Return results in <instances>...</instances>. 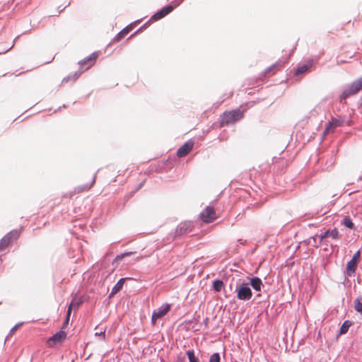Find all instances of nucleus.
<instances>
[{
  "label": "nucleus",
  "instance_id": "1",
  "mask_svg": "<svg viewBox=\"0 0 362 362\" xmlns=\"http://www.w3.org/2000/svg\"><path fill=\"white\" fill-rule=\"evenodd\" d=\"M243 117V111L240 109H235L230 111H226L221 114L218 119L220 127H223L234 124Z\"/></svg>",
  "mask_w": 362,
  "mask_h": 362
},
{
  "label": "nucleus",
  "instance_id": "2",
  "mask_svg": "<svg viewBox=\"0 0 362 362\" xmlns=\"http://www.w3.org/2000/svg\"><path fill=\"white\" fill-rule=\"evenodd\" d=\"M362 88V76L354 81L350 84H346L343 87V91L339 95V101L342 103L350 96L357 94Z\"/></svg>",
  "mask_w": 362,
  "mask_h": 362
},
{
  "label": "nucleus",
  "instance_id": "3",
  "mask_svg": "<svg viewBox=\"0 0 362 362\" xmlns=\"http://www.w3.org/2000/svg\"><path fill=\"white\" fill-rule=\"evenodd\" d=\"M235 293H236V298L238 300L247 301L252 297V291L250 287V284L246 281H239L236 284L235 288Z\"/></svg>",
  "mask_w": 362,
  "mask_h": 362
},
{
  "label": "nucleus",
  "instance_id": "4",
  "mask_svg": "<svg viewBox=\"0 0 362 362\" xmlns=\"http://www.w3.org/2000/svg\"><path fill=\"white\" fill-rule=\"evenodd\" d=\"M346 124L347 126L351 125V120H346V116L345 115H340L337 117H332L331 119L327 122L326 124L325 131H324V135H326L329 132L333 131L336 127H341L344 124Z\"/></svg>",
  "mask_w": 362,
  "mask_h": 362
},
{
  "label": "nucleus",
  "instance_id": "5",
  "mask_svg": "<svg viewBox=\"0 0 362 362\" xmlns=\"http://www.w3.org/2000/svg\"><path fill=\"white\" fill-rule=\"evenodd\" d=\"M361 250H358L354 254L352 258L346 263L344 273L347 276L351 277L355 275L358 264L361 259Z\"/></svg>",
  "mask_w": 362,
  "mask_h": 362
},
{
  "label": "nucleus",
  "instance_id": "6",
  "mask_svg": "<svg viewBox=\"0 0 362 362\" xmlns=\"http://www.w3.org/2000/svg\"><path fill=\"white\" fill-rule=\"evenodd\" d=\"M194 228V223L192 221H185L179 224L176 229L174 235V238H178L180 236L185 235L192 232Z\"/></svg>",
  "mask_w": 362,
  "mask_h": 362
},
{
  "label": "nucleus",
  "instance_id": "7",
  "mask_svg": "<svg viewBox=\"0 0 362 362\" xmlns=\"http://www.w3.org/2000/svg\"><path fill=\"white\" fill-rule=\"evenodd\" d=\"M200 219L206 223H212L216 218V212L213 206H207L199 214Z\"/></svg>",
  "mask_w": 362,
  "mask_h": 362
},
{
  "label": "nucleus",
  "instance_id": "8",
  "mask_svg": "<svg viewBox=\"0 0 362 362\" xmlns=\"http://www.w3.org/2000/svg\"><path fill=\"white\" fill-rule=\"evenodd\" d=\"M170 305L168 303L163 304L158 309L154 310L152 313L151 317V323L152 325H155L156 320L158 318H161L164 315L167 314V313L170 310Z\"/></svg>",
  "mask_w": 362,
  "mask_h": 362
},
{
  "label": "nucleus",
  "instance_id": "9",
  "mask_svg": "<svg viewBox=\"0 0 362 362\" xmlns=\"http://www.w3.org/2000/svg\"><path fill=\"white\" fill-rule=\"evenodd\" d=\"M66 335L65 331L59 330L49 338L47 343L50 346L62 343L66 338Z\"/></svg>",
  "mask_w": 362,
  "mask_h": 362
},
{
  "label": "nucleus",
  "instance_id": "10",
  "mask_svg": "<svg viewBox=\"0 0 362 362\" xmlns=\"http://www.w3.org/2000/svg\"><path fill=\"white\" fill-rule=\"evenodd\" d=\"M173 11V6H165L163 8H161L160 10L156 11L153 15L151 16L150 21H157L164 17H165L167 15Z\"/></svg>",
  "mask_w": 362,
  "mask_h": 362
},
{
  "label": "nucleus",
  "instance_id": "11",
  "mask_svg": "<svg viewBox=\"0 0 362 362\" xmlns=\"http://www.w3.org/2000/svg\"><path fill=\"white\" fill-rule=\"evenodd\" d=\"M194 141L191 139L184 143L177 150L176 155L179 158H182L187 156L194 146Z\"/></svg>",
  "mask_w": 362,
  "mask_h": 362
},
{
  "label": "nucleus",
  "instance_id": "12",
  "mask_svg": "<svg viewBox=\"0 0 362 362\" xmlns=\"http://www.w3.org/2000/svg\"><path fill=\"white\" fill-rule=\"evenodd\" d=\"M141 20H137L133 23H131L128 25H127L125 28H124L122 30H120L112 40V42H119L121 40H122L133 28L134 24L140 22Z\"/></svg>",
  "mask_w": 362,
  "mask_h": 362
},
{
  "label": "nucleus",
  "instance_id": "13",
  "mask_svg": "<svg viewBox=\"0 0 362 362\" xmlns=\"http://www.w3.org/2000/svg\"><path fill=\"white\" fill-rule=\"evenodd\" d=\"M339 234L337 228H334L333 229H328L319 235L320 243L322 242L328 237H331L333 240H337L339 238Z\"/></svg>",
  "mask_w": 362,
  "mask_h": 362
},
{
  "label": "nucleus",
  "instance_id": "14",
  "mask_svg": "<svg viewBox=\"0 0 362 362\" xmlns=\"http://www.w3.org/2000/svg\"><path fill=\"white\" fill-rule=\"evenodd\" d=\"M249 279L250 287L251 286L256 291H261L263 286L262 281L258 276L247 277Z\"/></svg>",
  "mask_w": 362,
  "mask_h": 362
},
{
  "label": "nucleus",
  "instance_id": "15",
  "mask_svg": "<svg viewBox=\"0 0 362 362\" xmlns=\"http://www.w3.org/2000/svg\"><path fill=\"white\" fill-rule=\"evenodd\" d=\"M127 279H130V278L126 277L119 279L116 284L112 287V291L108 296V298H112L116 293L120 291L123 288L125 281Z\"/></svg>",
  "mask_w": 362,
  "mask_h": 362
},
{
  "label": "nucleus",
  "instance_id": "16",
  "mask_svg": "<svg viewBox=\"0 0 362 362\" xmlns=\"http://www.w3.org/2000/svg\"><path fill=\"white\" fill-rule=\"evenodd\" d=\"M313 64V60L310 59L306 63L299 65L295 70V75L298 76L307 72L310 69Z\"/></svg>",
  "mask_w": 362,
  "mask_h": 362
},
{
  "label": "nucleus",
  "instance_id": "17",
  "mask_svg": "<svg viewBox=\"0 0 362 362\" xmlns=\"http://www.w3.org/2000/svg\"><path fill=\"white\" fill-rule=\"evenodd\" d=\"M353 325V322L349 320H346L341 325L338 333L337 334V338L339 336L345 334L348 332L349 327Z\"/></svg>",
  "mask_w": 362,
  "mask_h": 362
},
{
  "label": "nucleus",
  "instance_id": "18",
  "mask_svg": "<svg viewBox=\"0 0 362 362\" xmlns=\"http://www.w3.org/2000/svg\"><path fill=\"white\" fill-rule=\"evenodd\" d=\"M83 302V296L74 297L70 303L69 308H71V311L72 310L73 308L78 309Z\"/></svg>",
  "mask_w": 362,
  "mask_h": 362
},
{
  "label": "nucleus",
  "instance_id": "19",
  "mask_svg": "<svg viewBox=\"0 0 362 362\" xmlns=\"http://www.w3.org/2000/svg\"><path fill=\"white\" fill-rule=\"evenodd\" d=\"M224 287L223 281L216 279L212 281V289L215 292H220Z\"/></svg>",
  "mask_w": 362,
  "mask_h": 362
},
{
  "label": "nucleus",
  "instance_id": "20",
  "mask_svg": "<svg viewBox=\"0 0 362 362\" xmlns=\"http://www.w3.org/2000/svg\"><path fill=\"white\" fill-rule=\"evenodd\" d=\"M341 224L345 226L346 228L351 229V230H355V225L353 223L351 218L346 216H345L341 221Z\"/></svg>",
  "mask_w": 362,
  "mask_h": 362
},
{
  "label": "nucleus",
  "instance_id": "21",
  "mask_svg": "<svg viewBox=\"0 0 362 362\" xmlns=\"http://www.w3.org/2000/svg\"><path fill=\"white\" fill-rule=\"evenodd\" d=\"M12 243L6 234L0 240V250H4Z\"/></svg>",
  "mask_w": 362,
  "mask_h": 362
},
{
  "label": "nucleus",
  "instance_id": "22",
  "mask_svg": "<svg viewBox=\"0 0 362 362\" xmlns=\"http://www.w3.org/2000/svg\"><path fill=\"white\" fill-rule=\"evenodd\" d=\"M78 64L80 65L81 67H83V66H84V65H87L83 69L86 71V70L90 69L94 64V62H92V61L90 60V59H89V57L88 56L86 58H84L83 59L79 61Z\"/></svg>",
  "mask_w": 362,
  "mask_h": 362
},
{
  "label": "nucleus",
  "instance_id": "23",
  "mask_svg": "<svg viewBox=\"0 0 362 362\" xmlns=\"http://www.w3.org/2000/svg\"><path fill=\"white\" fill-rule=\"evenodd\" d=\"M83 71H85L84 69H83L81 71H77L73 75H69L66 77H64L63 78V80H62V83H67L70 80L75 81L76 79H77L81 76V74Z\"/></svg>",
  "mask_w": 362,
  "mask_h": 362
},
{
  "label": "nucleus",
  "instance_id": "24",
  "mask_svg": "<svg viewBox=\"0 0 362 362\" xmlns=\"http://www.w3.org/2000/svg\"><path fill=\"white\" fill-rule=\"evenodd\" d=\"M354 308L357 313L362 314V296H359L354 300Z\"/></svg>",
  "mask_w": 362,
  "mask_h": 362
},
{
  "label": "nucleus",
  "instance_id": "25",
  "mask_svg": "<svg viewBox=\"0 0 362 362\" xmlns=\"http://www.w3.org/2000/svg\"><path fill=\"white\" fill-rule=\"evenodd\" d=\"M189 362H200L199 358L195 355L194 349H189L186 351Z\"/></svg>",
  "mask_w": 362,
  "mask_h": 362
},
{
  "label": "nucleus",
  "instance_id": "26",
  "mask_svg": "<svg viewBox=\"0 0 362 362\" xmlns=\"http://www.w3.org/2000/svg\"><path fill=\"white\" fill-rule=\"evenodd\" d=\"M21 233V230L15 229V230H13L11 231L8 232L6 234V235L8 238H10V239L12 242H13L19 238Z\"/></svg>",
  "mask_w": 362,
  "mask_h": 362
},
{
  "label": "nucleus",
  "instance_id": "27",
  "mask_svg": "<svg viewBox=\"0 0 362 362\" xmlns=\"http://www.w3.org/2000/svg\"><path fill=\"white\" fill-rule=\"evenodd\" d=\"M209 362H221V355L218 352L214 353L211 355Z\"/></svg>",
  "mask_w": 362,
  "mask_h": 362
},
{
  "label": "nucleus",
  "instance_id": "28",
  "mask_svg": "<svg viewBox=\"0 0 362 362\" xmlns=\"http://www.w3.org/2000/svg\"><path fill=\"white\" fill-rule=\"evenodd\" d=\"M152 21H150V19L146 22L141 27H140L136 31H135L132 35H131V36L129 37H132L134 35H136V34L139 33L140 32L143 31L144 29H146L151 23Z\"/></svg>",
  "mask_w": 362,
  "mask_h": 362
},
{
  "label": "nucleus",
  "instance_id": "29",
  "mask_svg": "<svg viewBox=\"0 0 362 362\" xmlns=\"http://www.w3.org/2000/svg\"><path fill=\"white\" fill-rule=\"evenodd\" d=\"M319 238V235H315L314 236H312L310 240H305V243L306 245H308L310 243V240H313V246L317 248L319 247V244L317 243V238Z\"/></svg>",
  "mask_w": 362,
  "mask_h": 362
},
{
  "label": "nucleus",
  "instance_id": "30",
  "mask_svg": "<svg viewBox=\"0 0 362 362\" xmlns=\"http://www.w3.org/2000/svg\"><path fill=\"white\" fill-rule=\"evenodd\" d=\"M70 316H71V308H68L67 311H66V319H65L64 322H63L62 329H64L66 327V326L68 325V324L69 322Z\"/></svg>",
  "mask_w": 362,
  "mask_h": 362
},
{
  "label": "nucleus",
  "instance_id": "31",
  "mask_svg": "<svg viewBox=\"0 0 362 362\" xmlns=\"http://www.w3.org/2000/svg\"><path fill=\"white\" fill-rule=\"evenodd\" d=\"M280 62H276V63L272 64L269 67H267L263 72L264 75L266 76L269 73H270L272 71H273L274 69H276L279 65Z\"/></svg>",
  "mask_w": 362,
  "mask_h": 362
},
{
  "label": "nucleus",
  "instance_id": "32",
  "mask_svg": "<svg viewBox=\"0 0 362 362\" xmlns=\"http://www.w3.org/2000/svg\"><path fill=\"white\" fill-rule=\"evenodd\" d=\"M134 252H125L124 253H121L120 255H117L115 257V260H120L124 258L125 257L130 256L134 254Z\"/></svg>",
  "mask_w": 362,
  "mask_h": 362
},
{
  "label": "nucleus",
  "instance_id": "33",
  "mask_svg": "<svg viewBox=\"0 0 362 362\" xmlns=\"http://www.w3.org/2000/svg\"><path fill=\"white\" fill-rule=\"evenodd\" d=\"M182 3L180 2V0H173L170 4H168V6H173V11L179 6Z\"/></svg>",
  "mask_w": 362,
  "mask_h": 362
},
{
  "label": "nucleus",
  "instance_id": "34",
  "mask_svg": "<svg viewBox=\"0 0 362 362\" xmlns=\"http://www.w3.org/2000/svg\"><path fill=\"white\" fill-rule=\"evenodd\" d=\"M88 57H89V59H90V60L92 61V62L95 63V59L98 57V52H94L91 54H90Z\"/></svg>",
  "mask_w": 362,
  "mask_h": 362
},
{
  "label": "nucleus",
  "instance_id": "35",
  "mask_svg": "<svg viewBox=\"0 0 362 362\" xmlns=\"http://www.w3.org/2000/svg\"><path fill=\"white\" fill-rule=\"evenodd\" d=\"M23 324V322H19V323L16 324V325H14V326L11 328V329L10 330V333H9V334H12L13 332H14L15 331H16V330H17V329H18L20 326H21Z\"/></svg>",
  "mask_w": 362,
  "mask_h": 362
},
{
  "label": "nucleus",
  "instance_id": "36",
  "mask_svg": "<svg viewBox=\"0 0 362 362\" xmlns=\"http://www.w3.org/2000/svg\"><path fill=\"white\" fill-rule=\"evenodd\" d=\"M95 336H100V337H103V339H105V331H101L100 332H96L95 334Z\"/></svg>",
  "mask_w": 362,
  "mask_h": 362
},
{
  "label": "nucleus",
  "instance_id": "37",
  "mask_svg": "<svg viewBox=\"0 0 362 362\" xmlns=\"http://www.w3.org/2000/svg\"><path fill=\"white\" fill-rule=\"evenodd\" d=\"M175 362H185V357L177 356Z\"/></svg>",
  "mask_w": 362,
  "mask_h": 362
},
{
  "label": "nucleus",
  "instance_id": "38",
  "mask_svg": "<svg viewBox=\"0 0 362 362\" xmlns=\"http://www.w3.org/2000/svg\"><path fill=\"white\" fill-rule=\"evenodd\" d=\"M95 177H96V173L94 175L93 180H92L91 183L89 185V186L88 187V188H90L93 185V183L95 181Z\"/></svg>",
  "mask_w": 362,
  "mask_h": 362
},
{
  "label": "nucleus",
  "instance_id": "39",
  "mask_svg": "<svg viewBox=\"0 0 362 362\" xmlns=\"http://www.w3.org/2000/svg\"><path fill=\"white\" fill-rule=\"evenodd\" d=\"M144 182H145V181H142L141 183H139L138 187H137V188H136V190L141 189L144 186Z\"/></svg>",
  "mask_w": 362,
  "mask_h": 362
},
{
  "label": "nucleus",
  "instance_id": "40",
  "mask_svg": "<svg viewBox=\"0 0 362 362\" xmlns=\"http://www.w3.org/2000/svg\"><path fill=\"white\" fill-rule=\"evenodd\" d=\"M224 295L226 298H228L229 296V294H228V291L226 289H224Z\"/></svg>",
  "mask_w": 362,
  "mask_h": 362
},
{
  "label": "nucleus",
  "instance_id": "41",
  "mask_svg": "<svg viewBox=\"0 0 362 362\" xmlns=\"http://www.w3.org/2000/svg\"><path fill=\"white\" fill-rule=\"evenodd\" d=\"M69 4H70V2H69L68 4L64 8H62L61 10H59V13H60L62 11H63L64 10V8L66 7H67Z\"/></svg>",
  "mask_w": 362,
  "mask_h": 362
},
{
  "label": "nucleus",
  "instance_id": "42",
  "mask_svg": "<svg viewBox=\"0 0 362 362\" xmlns=\"http://www.w3.org/2000/svg\"><path fill=\"white\" fill-rule=\"evenodd\" d=\"M229 288H230V291H233V284L232 283L230 284Z\"/></svg>",
  "mask_w": 362,
  "mask_h": 362
},
{
  "label": "nucleus",
  "instance_id": "43",
  "mask_svg": "<svg viewBox=\"0 0 362 362\" xmlns=\"http://www.w3.org/2000/svg\"><path fill=\"white\" fill-rule=\"evenodd\" d=\"M13 47V45L11 47H9L8 49H7L6 51L3 52L2 53H6V52H8V51H9V50Z\"/></svg>",
  "mask_w": 362,
  "mask_h": 362
},
{
  "label": "nucleus",
  "instance_id": "44",
  "mask_svg": "<svg viewBox=\"0 0 362 362\" xmlns=\"http://www.w3.org/2000/svg\"><path fill=\"white\" fill-rule=\"evenodd\" d=\"M66 107V105L65 104H64V105H62V107H59V110H60V109H61V108H62V107H63V108H64V107Z\"/></svg>",
  "mask_w": 362,
  "mask_h": 362
},
{
  "label": "nucleus",
  "instance_id": "45",
  "mask_svg": "<svg viewBox=\"0 0 362 362\" xmlns=\"http://www.w3.org/2000/svg\"><path fill=\"white\" fill-rule=\"evenodd\" d=\"M362 180V176H359V177H358V180Z\"/></svg>",
  "mask_w": 362,
  "mask_h": 362
},
{
  "label": "nucleus",
  "instance_id": "46",
  "mask_svg": "<svg viewBox=\"0 0 362 362\" xmlns=\"http://www.w3.org/2000/svg\"><path fill=\"white\" fill-rule=\"evenodd\" d=\"M313 226V224H311V223H309V224H308V226H310H310Z\"/></svg>",
  "mask_w": 362,
  "mask_h": 362
},
{
  "label": "nucleus",
  "instance_id": "47",
  "mask_svg": "<svg viewBox=\"0 0 362 362\" xmlns=\"http://www.w3.org/2000/svg\"><path fill=\"white\" fill-rule=\"evenodd\" d=\"M52 60H54V57H53V58H52L51 62H52ZM49 62H50V61H49ZM47 63H49V62H47Z\"/></svg>",
  "mask_w": 362,
  "mask_h": 362
},
{
  "label": "nucleus",
  "instance_id": "48",
  "mask_svg": "<svg viewBox=\"0 0 362 362\" xmlns=\"http://www.w3.org/2000/svg\"><path fill=\"white\" fill-rule=\"evenodd\" d=\"M259 296H260V293H258V294L257 295V297H259Z\"/></svg>",
  "mask_w": 362,
  "mask_h": 362
},
{
  "label": "nucleus",
  "instance_id": "49",
  "mask_svg": "<svg viewBox=\"0 0 362 362\" xmlns=\"http://www.w3.org/2000/svg\"><path fill=\"white\" fill-rule=\"evenodd\" d=\"M184 0H180V2L182 3Z\"/></svg>",
  "mask_w": 362,
  "mask_h": 362
}]
</instances>
